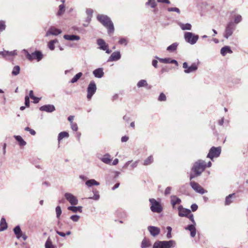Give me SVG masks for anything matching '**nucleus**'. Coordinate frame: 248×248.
Masks as SVG:
<instances>
[{
    "mask_svg": "<svg viewBox=\"0 0 248 248\" xmlns=\"http://www.w3.org/2000/svg\"><path fill=\"white\" fill-rule=\"evenodd\" d=\"M146 4L150 5L152 8H155L156 6V3L155 0H148Z\"/></svg>",
    "mask_w": 248,
    "mask_h": 248,
    "instance_id": "79ce46f5",
    "label": "nucleus"
},
{
    "mask_svg": "<svg viewBox=\"0 0 248 248\" xmlns=\"http://www.w3.org/2000/svg\"><path fill=\"white\" fill-rule=\"evenodd\" d=\"M7 228V224L4 218H2L0 220V231H4Z\"/></svg>",
    "mask_w": 248,
    "mask_h": 248,
    "instance_id": "b1692460",
    "label": "nucleus"
},
{
    "mask_svg": "<svg viewBox=\"0 0 248 248\" xmlns=\"http://www.w3.org/2000/svg\"><path fill=\"white\" fill-rule=\"evenodd\" d=\"M212 163L209 161L207 163L204 161L199 160L194 163L190 175V179H192L195 177L198 176L204 170L206 167H210Z\"/></svg>",
    "mask_w": 248,
    "mask_h": 248,
    "instance_id": "f257e3e1",
    "label": "nucleus"
},
{
    "mask_svg": "<svg viewBox=\"0 0 248 248\" xmlns=\"http://www.w3.org/2000/svg\"><path fill=\"white\" fill-rule=\"evenodd\" d=\"M15 138L18 142L20 146H24L26 144V141H25L22 137L20 136H15Z\"/></svg>",
    "mask_w": 248,
    "mask_h": 248,
    "instance_id": "c85d7f7f",
    "label": "nucleus"
},
{
    "mask_svg": "<svg viewBox=\"0 0 248 248\" xmlns=\"http://www.w3.org/2000/svg\"><path fill=\"white\" fill-rule=\"evenodd\" d=\"M62 31L54 27H51L46 33V36H48L50 34L57 35L60 34Z\"/></svg>",
    "mask_w": 248,
    "mask_h": 248,
    "instance_id": "2eb2a0df",
    "label": "nucleus"
},
{
    "mask_svg": "<svg viewBox=\"0 0 248 248\" xmlns=\"http://www.w3.org/2000/svg\"><path fill=\"white\" fill-rule=\"evenodd\" d=\"M93 74L94 76L98 78H101L104 75V72L102 68H98L93 71Z\"/></svg>",
    "mask_w": 248,
    "mask_h": 248,
    "instance_id": "412c9836",
    "label": "nucleus"
},
{
    "mask_svg": "<svg viewBox=\"0 0 248 248\" xmlns=\"http://www.w3.org/2000/svg\"><path fill=\"white\" fill-rule=\"evenodd\" d=\"M181 202V200L175 196H171V203L173 209L175 208L176 204H179Z\"/></svg>",
    "mask_w": 248,
    "mask_h": 248,
    "instance_id": "6ab92c4d",
    "label": "nucleus"
},
{
    "mask_svg": "<svg viewBox=\"0 0 248 248\" xmlns=\"http://www.w3.org/2000/svg\"><path fill=\"white\" fill-rule=\"evenodd\" d=\"M197 68V65L195 63H193L190 66H189L187 69L185 70L184 71L186 73H189L196 71Z\"/></svg>",
    "mask_w": 248,
    "mask_h": 248,
    "instance_id": "bb28decb",
    "label": "nucleus"
},
{
    "mask_svg": "<svg viewBox=\"0 0 248 248\" xmlns=\"http://www.w3.org/2000/svg\"><path fill=\"white\" fill-rule=\"evenodd\" d=\"M178 215L181 217H187L191 213L189 209L184 208L182 205H180L178 207Z\"/></svg>",
    "mask_w": 248,
    "mask_h": 248,
    "instance_id": "9b49d317",
    "label": "nucleus"
},
{
    "mask_svg": "<svg viewBox=\"0 0 248 248\" xmlns=\"http://www.w3.org/2000/svg\"><path fill=\"white\" fill-rule=\"evenodd\" d=\"M46 248H55V247L52 244L49 238H48L45 244Z\"/></svg>",
    "mask_w": 248,
    "mask_h": 248,
    "instance_id": "58836bf2",
    "label": "nucleus"
},
{
    "mask_svg": "<svg viewBox=\"0 0 248 248\" xmlns=\"http://www.w3.org/2000/svg\"><path fill=\"white\" fill-rule=\"evenodd\" d=\"M157 63H158L157 61H156L155 60H153L152 62V64L155 68H157Z\"/></svg>",
    "mask_w": 248,
    "mask_h": 248,
    "instance_id": "69168bd1",
    "label": "nucleus"
},
{
    "mask_svg": "<svg viewBox=\"0 0 248 248\" xmlns=\"http://www.w3.org/2000/svg\"><path fill=\"white\" fill-rule=\"evenodd\" d=\"M96 86L94 81H91L87 88V97L88 100H90L93 95L95 93L96 91Z\"/></svg>",
    "mask_w": 248,
    "mask_h": 248,
    "instance_id": "423d86ee",
    "label": "nucleus"
},
{
    "mask_svg": "<svg viewBox=\"0 0 248 248\" xmlns=\"http://www.w3.org/2000/svg\"><path fill=\"white\" fill-rule=\"evenodd\" d=\"M148 230L150 232L151 234L153 236H156L158 235L160 232V229L155 226H149Z\"/></svg>",
    "mask_w": 248,
    "mask_h": 248,
    "instance_id": "4468645a",
    "label": "nucleus"
},
{
    "mask_svg": "<svg viewBox=\"0 0 248 248\" xmlns=\"http://www.w3.org/2000/svg\"><path fill=\"white\" fill-rule=\"evenodd\" d=\"M151 203L150 209L153 212L160 213L162 211L163 208L161 203L155 199H150Z\"/></svg>",
    "mask_w": 248,
    "mask_h": 248,
    "instance_id": "20e7f679",
    "label": "nucleus"
},
{
    "mask_svg": "<svg viewBox=\"0 0 248 248\" xmlns=\"http://www.w3.org/2000/svg\"><path fill=\"white\" fill-rule=\"evenodd\" d=\"M218 123L220 125H222L224 123V119L222 118L221 119L219 120Z\"/></svg>",
    "mask_w": 248,
    "mask_h": 248,
    "instance_id": "774afa93",
    "label": "nucleus"
},
{
    "mask_svg": "<svg viewBox=\"0 0 248 248\" xmlns=\"http://www.w3.org/2000/svg\"><path fill=\"white\" fill-rule=\"evenodd\" d=\"M65 12V6L64 4H61L59 6V9L57 12V16L62 15Z\"/></svg>",
    "mask_w": 248,
    "mask_h": 248,
    "instance_id": "4c0bfd02",
    "label": "nucleus"
},
{
    "mask_svg": "<svg viewBox=\"0 0 248 248\" xmlns=\"http://www.w3.org/2000/svg\"><path fill=\"white\" fill-rule=\"evenodd\" d=\"M190 186L196 191L201 194L204 193V189L198 183L192 181L190 182Z\"/></svg>",
    "mask_w": 248,
    "mask_h": 248,
    "instance_id": "ddd939ff",
    "label": "nucleus"
},
{
    "mask_svg": "<svg viewBox=\"0 0 248 248\" xmlns=\"http://www.w3.org/2000/svg\"><path fill=\"white\" fill-rule=\"evenodd\" d=\"M175 242L173 240L158 241L154 243L153 248H171L174 247Z\"/></svg>",
    "mask_w": 248,
    "mask_h": 248,
    "instance_id": "7ed1b4c3",
    "label": "nucleus"
},
{
    "mask_svg": "<svg viewBox=\"0 0 248 248\" xmlns=\"http://www.w3.org/2000/svg\"><path fill=\"white\" fill-rule=\"evenodd\" d=\"M101 160L105 163L107 164H110L111 162V159H110V156L108 155H105L102 158Z\"/></svg>",
    "mask_w": 248,
    "mask_h": 248,
    "instance_id": "cd10ccee",
    "label": "nucleus"
},
{
    "mask_svg": "<svg viewBox=\"0 0 248 248\" xmlns=\"http://www.w3.org/2000/svg\"><path fill=\"white\" fill-rule=\"evenodd\" d=\"M121 58L120 52L115 51L112 53L109 58V61H116L119 60Z\"/></svg>",
    "mask_w": 248,
    "mask_h": 248,
    "instance_id": "f3484780",
    "label": "nucleus"
},
{
    "mask_svg": "<svg viewBox=\"0 0 248 248\" xmlns=\"http://www.w3.org/2000/svg\"><path fill=\"white\" fill-rule=\"evenodd\" d=\"M158 2L160 3H165L167 4H170V1L169 0H157Z\"/></svg>",
    "mask_w": 248,
    "mask_h": 248,
    "instance_id": "0e129e2a",
    "label": "nucleus"
},
{
    "mask_svg": "<svg viewBox=\"0 0 248 248\" xmlns=\"http://www.w3.org/2000/svg\"><path fill=\"white\" fill-rule=\"evenodd\" d=\"M167 230H168L167 237V238H170L171 237V232L172 229L170 227L168 226L167 227Z\"/></svg>",
    "mask_w": 248,
    "mask_h": 248,
    "instance_id": "864d4df0",
    "label": "nucleus"
},
{
    "mask_svg": "<svg viewBox=\"0 0 248 248\" xmlns=\"http://www.w3.org/2000/svg\"><path fill=\"white\" fill-rule=\"evenodd\" d=\"M198 38L199 37L198 35H195L192 32H186L185 33V39L186 41L192 45L195 44Z\"/></svg>",
    "mask_w": 248,
    "mask_h": 248,
    "instance_id": "0eeeda50",
    "label": "nucleus"
},
{
    "mask_svg": "<svg viewBox=\"0 0 248 248\" xmlns=\"http://www.w3.org/2000/svg\"><path fill=\"white\" fill-rule=\"evenodd\" d=\"M70 219L73 221L77 222L79 220V216L78 215H73L70 217Z\"/></svg>",
    "mask_w": 248,
    "mask_h": 248,
    "instance_id": "4d7b16f0",
    "label": "nucleus"
},
{
    "mask_svg": "<svg viewBox=\"0 0 248 248\" xmlns=\"http://www.w3.org/2000/svg\"><path fill=\"white\" fill-rule=\"evenodd\" d=\"M25 104L27 107H29L30 106V98L28 96H25Z\"/></svg>",
    "mask_w": 248,
    "mask_h": 248,
    "instance_id": "13d9d810",
    "label": "nucleus"
},
{
    "mask_svg": "<svg viewBox=\"0 0 248 248\" xmlns=\"http://www.w3.org/2000/svg\"><path fill=\"white\" fill-rule=\"evenodd\" d=\"M153 160L154 158L153 156L150 155L144 160L143 165L145 166L149 165L153 162Z\"/></svg>",
    "mask_w": 248,
    "mask_h": 248,
    "instance_id": "473e14b6",
    "label": "nucleus"
},
{
    "mask_svg": "<svg viewBox=\"0 0 248 248\" xmlns=\"http://www.w3.org/2000/svg\"><path fill=\"white\" fill-rule=\"evenodd\" d=\"M20 68L18 65L15 66L13 69L12 74L13 76H17L20 73Z\"/></svg>",
    "mask_w": 248,
    "mask_h": 248,
    "instance_id": "f704fd0d",
    "label": "nucleus"
},
{
    "mask_svg": "<svg viewBox=\"0 0 248 248\" xmlns=\"http://www.w3.org/2000/svg\"><path fill=\"white\" fill-rule=\"evenodd\" d=\"M198 208V205L196 204H193L191 206V209L193 212L196 211Z\"/></svg>",
    "mask_w": 248,
    "mask_h": 248,
    "instance_id": "052dcab7",
    "label": "nucleus"
},
{
    "mask_svg": "<svg viewBox=\"0 0 248 248\" xmlns=\"http://www.w3.org/2000/svg\"><path fill=\"white\" fill-rule=\"evenodd\" d=\"M166 99H167L166 96L163 93H162L160 94V95L158 98V100L159 101H165L166 100Z\"/></svg>",
    "mask_w": 248,
    "mask_h": 248,
    "instance_id": "37998d69",
    "label": "nucleus"
},
{
    "mask_svg": "<svg viewBox=\"0 0 248 248\" xmlns=\"http://www.w3.org/2000/svg\"><path fill=\"white\" fill-rule=\"evenodd\" d=\"M188 67L189 66H188L187 62H185L183 63V67L185 69V70L187 69Z\"/></svg>",
    "mask_w": 248,
    "mask_h": 248,
    "instance_id": "338daca9",
    "label": "nucleus"
},
{
    "mask_svg": "<svg viewBox=\"0 0 248 248\" xmlns=\"http://www.w3.org/2000/svg\"><path fill=\"white\" fill-rule=\"evenodd\" d=\"M64 38L67 40H78L80 37L78 35H64Z\"/></svg>",
    "mask_w": 248,
    "mask_h": 248,
    "instance_id": "4be33fe9",
    "label": "nucleus"
},
{
    "mask_svg": "<svg viewBox=\"0 0 248 248\" xmlns=\"http://www.w3.org/2000/svg\"><path fill=\"white\" fill-rule=\"evenodd\" d=\"M56 213L57 215V218H59L61 214H62V210L60 206H58L56 208Z\"/></svg>",
    "mask_w": 248,
    "mask_h": 248,
    "instance_id": "c03bdc74",
    "label": "nucleus"
},
{
    "mask_svg": "<svg viewBox=\"0 0 248 248\" xmlns=\"http://www.w3.org/2000/svg\"><path fill=\"white\" fill-rule=\"evenodd\" d=\"M71 127L73 131H77L78 129V126L76 123H72L71 124Z\"/></svg>",
    "mask_w": 248,
    "mask_h": 248,
    "instance_id": "6e6d98bb",
    "label": "nucleus"
},
{
    "mask_svg": "<svg viewBox=\"0 0 248 248\" xmlns=\"http://www.w3.org/2000/svg\"><path fill=\"white\" fill-rule=\"evenodd\" d=\"M93 192L94 193V195L92 198H91L95 200H98L99 198V194L98 191L95 190H93Z\"/></svg>",
    "mask_w": 248,
    "mask_h": 248,
    "instance_id": "49530a36",
    "label": "nucleus"
},
{
    "mask_svg": "<svg viewBox=\"0 0 248 248\" xmlns=\"http://www.w3.org/2000/svg\"><path fill=\"white\" fill-rule=\"evenodd\" d=\"M177 46L178 44L177 43H173L167 47V50L173 51L176 49Z\"/></svg>",
    "mask_w": 248,
    "mask_h": 248,
    "instance_id": "a19ab883",
    "label": "nucleus"
},
{
    "mask_svg": "<svg viewBox=\"0 0 248 248\" xmlns=\"http://www.w3.org/2000/svg\"><path fill=\"white\" fill-rule=\"evenodd\" d=\"M160 62L165 63H174L176 66L178 65V62L175 60H171L170 58L158 59Z\"/></svg>",
    "mask_w": 248,
    "mask_h": 248,
    "instance_id": "a211bd4d",
    "label": "nucleus"
},
{
    "mask_svg": "<svg viewBox=\"0 0 248 248\" xmlns=\"http://www.w3.org/2000/svg\"><path fill=\"white\" fill-rule=\"evenodd\" d=\"M129 139L128 137L127 136H123L121 138V141L122 142H126Z\"/></svg>",
    "mask_w": 248,
    "mask_h": 248,
    "instance_id": "e2e57ef3",
    "label": "nucleus"
},
{
    "mask_svg": "<svg viewBox=\"0 0 248 248\" xmlns=\"http://www.w3.org/2000/svg\"><path fill=\"white\" fill-rule=\"evenodd\" d=\"M242 20V17L240 15H237L234 17V22L236 24L239 23Z\"/></svg>",
    "mask_w": 248,
    "mask_h": 248,
    "instance_id": "8fccbe9b",
    "label": "nucleus"
},
{
    "mask_svg": "<svg viewBox=\"0 0 248 248\" xmlns=\"http://www.w3.org/2000/svg\"><path fill=\"white\" fill-rule=\"evenodd\" d=\"M234 29L235 25L234 23L232 22H229L226 27L224 36L226 38H228L229 36L232 34Z\"/></svg>",
    "mask_w": 248,
    "mask_h": 248,
    "instance_id": "1a4fd4ad",
    "label": "nucleus"
},
{
    "mask_svg": "<svg viewBox=\"0 0 248 248\" xmlns=\"http://www.w3.org/2000/svg\"><path fill=\"white\" fill-rule=\"evenodd\" d=\"M235 194L232 193L230 194L229 196H227L225 199V204L226 205H228L232 202V198L234 196Z\"/></svg>",
    "mask_w": 248,
    "mask_h": 248,
    "instance_id": "a878e982",
    "label": "nucleus"
},
{
    "mask_svg": "<svg viewBox=\"0 0 248 248\" xmlns=\"http://www.w3.org/2000/svg\"><path fill=\"white\" fill-rule=\"evenodd\" d=\"M97 44L99 46V48L106 51L107 53L109 54L111 52V50L108 48V46L105 41L102 39H98L97 41Z\"/></svg>",
    "mask_w": 248,
    "mask_h": 248,
    "instance_id": "9d476101",
    "label": "nucleus"
},
{
    "mask_svg": "<svg viewBox=\"0 0 248 248\" xmlns=\"http://www.w3.org/2000/svg\"><path fill=\"white\" fill-rule=\"evenodd\" d=\"M85 184L88 187H91L93 186H98L99 185V183L94 179L89 180L86 182Z\"/></svg>",
    "mask_w": 248,
    "mask_h": 248,
    "instance_id": "5701e85b",
    "label": "nucleus"
},
{
    "mask_svg": "<svg viewBox=\"0 0 248 248\" xmlns=\"http://www.w3.org/2000/svg\"><path fill=\"white\" fill-rule=\"evenodd\" d=\"M148 85L147 81L144 79L140 80L137 84V86L139 88L142 87H147Z\"/></svg>",
    "mask_w": 248,
    "mask_h": 248,
    "instance_id": "c9c22d12",
    "label": "nucleus"
},
{
    "mask_svg": "<svg viewBox=\"0 0 248 248\" xmlns=\"http://www.w3.org/2000/svg\"><path fill=\"white\" fill-rule=\"evenodd\" d=\"M27 58L30 61H32L33 60H37V61H40L43 57L42 53L39 51H35L34 52L32 53L31 54L27 53Z\"/></svg>",
    "mask_w": 248,
    "mask_h": 248,
    "instance_id": "6e6552de",
    "label": "nucleus"
},
{
    "mask_svg": "<svg viewBox=\"0 0 248 248\" xmlns=\"http://www.w3.org/2000/svg\"><path fill=\"white\" fill-rule=\"evenodd\" d=\"M194 224H191L189 226H188L186 228V229L188 230L190 232L193 231L195 230H196V228L195 227Z\"/></svg>",
    "mask_w": 248,
    "mask_h": 248,
    "instance_id": "3c124183",
    "label": "nucleus"
},
{
    "mask_svg": "<svg viewBox=\"0 0 248 248\" xmlns=\"http://www.w3.org/2000/svg\"><path fill=\"white\" fill-rule=\"evenodd\" d=\"M119 43L121 45H126L127 41L125 38H121L119 41Z\"/></svg>",
    "mask_w": 248,
    "mask_h": 248,
    "instance_id": "5fc2aeb1",
    "label": "nucleus"
},
{
    "mask_svg": "<svg viewBox=\"0 0 248 248\" xmlns=\"http://www.w3.org/2000/svg\"><path fill=\"white\" fill-rule=\"evenodd\" d=\"M167 10L169 12H175L178 14L180 13V10L177 7H169Z\"/></svg>",
    "mask_w": 248,
    "mask_h": 248,
    "instance_id": "a18cd8bd",
    "label": "nucleus"
},
{
    "mask_svg": "<svg viewBox=\"0 0 248 248\" xmlns=\"http://www.w3.org/2000/svg\"><path fill=\"white\" fill-rule=\"evenodd\" d=\"M57 42H58V40L57 39L51 40L50 42H49V43H48V46L49 48L51 50H54L55 48L54 44Z\"/></svg>",
    "mask_w": 248,
    "mask_h": 248,
    "instance_id": "e433bc0d",
    "label": "nucleus"
},
{
    "mask_svg": "<svg viewBox=\"0 0 248 248\" xmlns=\"http://www.w3.org/2000/svg\"><path fill=\"white\" fill-rule=\"evenodd\" d=\"M25 130L29 131L30 133V134L32 135H35L36 134L35 131L33 129H31L29 127H26L25 128Z\"/></svg>",
    "mask_w": 248,
    "mask_h": 248,
    "instance_id": "603ef678",
    "label": "nucleus"
},
{
    "mask_svg": "<svg viewBox=\"0 0 248 248\" xmlns=\"http://www.w3.org/2000/svg\"><path fill=\"white\" fill-rule=\"evenodd\" d=\"M68 209L69 210L73 211V212H77L78 211L81 212V211H82L81 206H78V207L69 206L68 207Z\"/></svg>",
    "mask_w": 248,
    "mask_h": 248,
    "instance_id": "72a5a7b5",
    "label": "nucleus"
},
{
    "mask_svg": "<svg viewBox=\"0 0 248 248\" xmlns=\"http://www.w3.org/2000/svg\"><path fill=\"white\" fill-rule=\"evenodd\" d=\"M6 26L5 22L3 21H0V31H2L5 29Z\"/></svg>",
    "mask_w": 248,
    "mask_h": 248,
    "instance_id": "09e8293b",
    "label": "nucleus"
},
{
    "mask_svg": "<svg viewBox=\"0 0 248 248\" xmlns=\"http://www.w3.org/2000/svg\"><path fill=\"white\" fill-rule=\"evenodd\" d=\"M232 53V51L229 46H225L223 47L220 50V53L222 56H225L227 53Z\"/></svg>",
    "mask_w": 248,
    "mask_h": 248,
    "instance_id": "aec40b11",
    "label": "nucleus"
},
{
    "mask_svg": "<svg viewBox=\"0 0 248 248\" xmlns=\"http://www.w3.org/2000/svg\"><path fill=\"white\" fill-rule=\"evenodd\" d=\"M55 107L53 105H44L40 108V110L41 111H44L47 112H51L55 110Z\"/></svg>",
    "mask_w": 248,
    "mask_h": 248,
    "instance_id": "dca6fc26",
    "label": "nucleus"
},
{
    "mask_svg": "<svg viewBox=\"0 0 248 248\" xmlns=\"http://www.w3.org/2000/svg\"><path fill=\"white\" fill-rule=\"evenodd\" d=\"M97 19L107 29L108 34H110L114 32V25L110 18L107 16L101 15L97 16Z\"/></svg>",
    "mask_w": 248,
    "mask_h": 248,
    "instance_id": "f03ea898",
    "label": "nucleus"
},
{
    "mask_svg": "<svg viewBox=\"0 0 248 248\" xmlns=\"http://www.w3.org/2000/svg\"><path fill=\"white\" fill-rule=\"evenodd\" d=\"M221 152V148L220 147H212L209 150V153L207 157L211 160L214 157H217L219 156Z\"/></svg>",
    "mask_w": 248,
    "mask_h": 248,
    "instance_id": "39448f33",
    "label": "nucleus"
},
{
    "mask_svg": "<svg viewBox=\"0 0 248 248\" xmlns=\"http://www.w3.org/2000/svg\"><path fill=\"white\" fill-rule=\"evenodd\" d=\"M188 217L191 221V222L193 223V224H194V225H196V222L194 220V216H193V214L190 213L188 216V217Z\"/></svg>",
    "mask_w": 248,
    "mask_h": 248,
    "instance_id": "bf43d9fd",
    "label": "nucleus"
},
{
    "mask_svg": "<svg viewBox=\"0 0 248 248\" xmlns=\"http://www.w3.org/2000/svg\"><path fill=\"white\" fill-rule=\"evenodd\" d=\"M171 191V187H167L165 190V194L168 195L170 194Z\"/></svg>",
    "mask_w": 248,
    "mask_h": 248,
    "instance_id": "680f3d73",
    "label": "nucleus"
},
{
    "mask_svg": "<svg viewBox=\"0 0 248 248\" xmlns=\"http://www.w3.org/2000/svg\"><path fill=\"white\" fill-rule=\"evenodd\" d=\"M180 27H181V29L183 30H190L191 29V24L189 23L186 24H183L180 23L179 24Z\"/></svg>",
    "mask_w": 248,
    "mask_h": 248,
    "instance_id": "c756f323",
    "label": "nucleus"
},
{
    "mask_svg": "<svg viewBox=\"0 0 248 248\" xmlns=\"http://www.w3.org/2000/svg\"><path fill=\"white\" fill-rule=\"evenodd\" d=\"M150 246V243L148 240L145 238L142 240L141 245V246L142 248H147Z\"/></svg>",
    "mask_w": 248,
    "mask_h": 248,
    "instance_id": "ea45409f",
    "label": "nucleus"
},
{
    "mask_svg": "<svg viewBox=\"0 0 248 248\" xmlns=\"http://www.w3.org/2000/svg\"><path fill=\"white\" fill-rule=\"evenodd\" d=\"M56 232L58 234H59V235H60L62 237H64L66 235H68L71 234V232H70V231L67 232L65 233L64 232H61L58 231H56Z\"/></svg>",
    "mask_w": 248,
    "mask_h": 248,
    "instance_id": "de8ad7c7",
    "label": "nucleus"
},
{
    "mask_svg": "<svg viewBox=\"0 0 248 248\" xmlns=\"http://www.w3.org/2000/svg\"><path fill=\"white\" fill-rule=\"evenodd\" d=\"M69 137V134L67 132H62L59 133L58 136V140L60 141L64 138H68Z\"/></svg>",
    "mask_w": 248,
    "mask_h": 248,
    "instance_id": "7c9ffc66",
    "label": "nucleus"
},
{
    "mask_svg": "<svg viewBox=\"0 0 248 248\" xmlns=\"http://www.w3.org/2000/svg\"><path fill=\"white\" fill-rule=\"evenodd\" d=\"M14 232L17 238H20L22 236V232L19 226H16L14 229Z\"/></svg>",
    "mask_w": 248,
    "mask_h": 248,
    "instance_id": "393cba45",
    "label": "nucleus"
},
{
    "mask_svg": "<svg viewBox=\"0 0 248 248\" xmlns=\"http://www.w3.org/2000/svg\"><path fill=\"white\" fill-rule=\"evenodd\" d=\"M82 76V73L81 72H79L76 74L71 79V83H75Z\"/></svg>",
    "mask_w": 248,
    "mask_h": 248,
    "instance_id": "2f4dec72",
    "label": "nucleus"
},
{
    "mask_svg": "<svg viewBox=\"0 0 248 248\" xmlns=\"http://www.w3.org/2000/svg\"><path fill=\"white\" fill-rule=\"evenodd\" d=\"M66 199L72 204L77 205L78 200L77 198L71 193H66L64 195Z\"/></svg>",
    "mask_w": 248,
    "mask_h": 248,
    "instance_id": "f8f14e48",
    "label": "nucleus"
}]
</instances>
